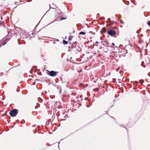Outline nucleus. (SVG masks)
I'll use <instances>...</instances> for the list:
<instances>
[{"instance_id":"f257e3e1","label":"nucleus","mask_w":150,"mask_h":150,"mask_svg":"<svg viewBox=\"0 0 150 150\" xmlns=\"http://www.w3.org/2000/svg\"><path fill=\"white\" fill-rule=\"evenodd\" d=\"M111 28L107 32L108 35L111 36H115L116 34V30H117L118 28L116 27H111Z\"/></svg>"},{"instance_id":"f03ea898","label":"nucleus","mask_w":150,"mask_h":150,"mask_svg":"<svg viewBox=\"0 0 150 150\" xmlns=\"http://www.w3.org/2000/svg\"><path fill=\"white\" fill-rule=\"evenodd\" d=\"M18 112V110L17 109H14L11 110L9 112L10 115L12 117L16 116Z\"/></svg>"},{"instance_id":"7ed1b4c3","label":"nucleus","mask_w":150,"mask_h":150,"mask_svg":"<svg viewBox=\"0 0 150 150\" xmlns=\"http://www.w3.org/2000/svg\"><path fill=\"white\" fill-rule=\"evenodd\" d=\"M46 71H47V74L48 75H50V76H53V77L56 76L57 74L58 73V71L56 72V71H50L48 70H46Z\"/></svg>"},{"instance_id":"20e7f679","label":"nucleus","mask_w":150,"mask_h":150,"mask_svg":"<svg viewBox=\"0 0 150 150\" xmlns=\"http://www.w3.org/2000/svg\"><path fill=\"white\" fill-rule=\"evenodd\" d=\"M101 43L98 42H96L95 43V45H94V46H96L97 47H98V48L101 49V47L100 46Z\"/></svg>"},{"instance_id":"39448f33","label":"nucleus","mask_w":150,"mask_h":150,"mask_svg":"<svg viewBox=\"0 0 150 150\" xmlns=\"http://www.w3.org/2000/svg\"><path fill=\"white\" fill-rule=\"evenodd\" d=\"M103 50L105 52H107L108 51V48L106 47H104L103 48Z\"/></svg>"},{"instance_id":"423d86ee","label":"nucleus","mask_w":150,"mask_h":150,"mask_svg":"<svg viewBox=\"0 0 150 150\" xmlns=\"http://www.w3.org/2000/svg\"><path fill=\"white\" fill-rule=\"evenodd\" d=\"M63 42L64 44L67 45V44L68 42L64 40L63 41Z\"/></svg>"},{"instance_id":"0eeeda50","label":"nucleus","mask_w":150,"mask_h":150,"mask_svg":"<svg viewBox=\"0 0 150 150\" xmlns=\"http://www.w3.org/2000/svg\"><path fill=\"white\" fill-rule=\"evenodd\" d=\"M86 34V33H85L84 32H81L79 33V34L80 35H81V34L84 35H85Z\"/></svg>"},{"instance_id":"6e6552de","label":"nucleus","mask_w":150,"mask_h":150,"mask_svg":"<svg viewBox=\"0 0 150 150\" xmlns=\"http://www.w3.org/2000/svg\"><path fill=\"white\" fill-rule=\"evenodd\" d=\"M114 23H116L113 22L112 21H110V25H112Z\"/></svg>"},{"instance_id":"1a4fd4ad","label":"nucleus","mask_w":150,"mask_h":150,"mask_svg":"<svg viewBox=\"0 0 150 150\" xmlns=\"http://www.w3.org/2000/svg\"><path fill=\"white\" fill-rule=\"evenodd\" d=\"M143 42H144L143 40H140V41H139L138 42H139V44H142V43H143Z\"/></svg>"},{"instance_id":"9d476101","label":"nucleus","mask_w":150,"mask_h":150,"mask_svg":"<svg viewBox=\"0 0 150 150\" xmlns=\"http://www.w3.org/2000/svg\"><path fill=\"white\" fill-rule=\"evenodd\" d=\"M105 43L106 44L105 45V46H108V42H107L106 41H105Z\"/></svg>"},{"instance_id":"9b49d317","label":"nucleus","mask_w":150,"mask_h":150,"mask_svg":"<svg viewBox=\"0 0 150 150\" xmlns=\"http://www.w3.org/2000/svg\"><path fill=\"white\" fill-rule=\"evenodd\" d=\"M144 82V81L143 80H140V83L141 84L142 83Z\"/></svg>"},{"instance_id":"f8f14e48","label":"nucleus","mask_w":150,"mask_h":150,"mask_svg":"<svg viewBox=\"0 0 150 150\" xmlns=\"http://www.w3.org/2000/svg\"><path fill=\"white\" fill-rule=\"evenodd\" d=\"M67 18V17H66V18H61V19H60V20L61 21H62V20H64V19H66Z\"/></svg>"},{"instance_id":"ddd939ff","label":"nucleus","mask_w":150,"mask_h":150,"mask_svg":"<svg viewBox=\"0 0 150 150\" xmlns=\"http://www.w3.org/2000/svg\"><path fill=\"white\" fill-rule=\"evenodd\" d=\"M103 31L104 32H105L106 31V29L105 28H103Z\"/></svg>"},{"instance_id":"4468645a","label":"nucleus","mask_w":150,"mask_h":150,"mask_svg":"<svg viewBox=\"0 0 150 150\" xmlns=\"http://www.w3.org/2000/svg\"><path fill=\"white\" fill-rule=\"evenodd\" d=\"M148 25H149V26L150 27V21H149L148 22Z\"/></svg>"},{"instance_id":"2eb2a0df","label":"nucleus","mask_w":150,"mask_h":150,"mask_svg":"<svg viewBox=\"0 0 150 150\" xmlns=\"http://www.w3.org/2000/svg\"><path fill=\"white\" fill-rule=\"evenodd\" d=\"M72 38L71 37H69V40H71Z\"/></svg>"},{"instance_id":"dca6fc26","label":"nucleus","mask_w":150,"mask_h":150,"mask_svg":"<svg viewBox=\"0 0 150 150\" xmlns=\"http://www.w3.org/2000/svg\"><path fill=\"white\" fill-rule=\"evenodd\" d=\"M120 23H122V24H123L124 23V22L122 21V20H120Z\"/></svg>"},{"instance_id":"f3484780","label":"nucleus","mask_w":150,"mask_h":150,"mask_svg":"<svg viewBox=\"0 0 150 150\" xmlns=\"http://www.w3.org/2000/svg\"><path fill=\"white\" fill-rule=\"evenodd\" d=\"M57 88H58L59 89H60V91L61 92V88L60 87H57Z\"/></svg>"},{"instance_id":"a211bd4d","label":"nucleus","mask_w":150,"mask_h":150,"mask_svg":"<svg viewBox=\"0 0 150 150\" xmlns=\"http://www.w3.org/2000/svg\"><path fill=\"white\" fill-rule=\"evenodd\" d=\"M72 95H74V96H75V95H76V94H75V93H72Z\"/></svg>"},{"instance_id":"6ab92c4d","label":"nucleus","mask_w":150,"mask_h":150,"mask_svg":"<svg viewBox=\"0 0 150 150\" xmlns=\"http://www.w3.org/2000/svg\"><path fill=\"white\" fill-rule=\"evenodd\" d=\"M112 45H113V46H115V45L114 43H112Z\"/></svg>"},{"instance_id":"aec40b11","label":"nucleus","mask_w":150,"mask_h":150,"mask_svg":"<svg viewBox=\"0 0 150 150\" xmlns=\"http://www.w3.org/2000/svg\"><path fill=\"white\" fill-rule=\"evenodd\" d=\"M2 24V22L0 21V25H1Z\"/></svg>"},{"instance_id":"412c9836","label":"nucleus","mask_w":150,"mask_h":150,"mask_svg":"<svg viewBox=\"0 0 150 150\" xmlns=\"http://www.w3.org/2000/svg\"><path fill=\"white\" fill-rule=\"evenodd\" d=\"M6 44V42H5V43H4L3 44V45H5Z\"/></svg>"},{"instance_id":"4be33fe9","label":"nucleus","mask_w":150,"mask_h":150,"mask_svg":"<svg viewBox=\"0 0 150 150\" xmlns=\"http://www.w3.org/2000/svg\"><path fill=\"white\" fill-rule=\"evenodd\" d=\"M122 125H123V126H124V125H122V124L120 125V126H121V127H123V126H122Z\"/></svg>"},{"instance_id":"5701e85b","label":"nucleus","mask_w":150,"mask_h":150,"mask_svg":"<svg viewBox=\"0 0 150 150\" xmlns=\"http://www.w3.org/2000/svg\"><path fill=\"white\" fill-rule=\"evenodd\" d=\"M135 83H137V81H136L135 82Z\"/></svg>"},{"instance_id":"b1692460","label":"nucleus","mask_w":150,"mask_h":150,"mask_svg":"<svg viewBox=\"0 0 150 150\" xmlns=\"http://www.w3.org/2000/svg\"><path fill=\"white\" fill-rule=\"evenodd\" d=\"M73 44H74V45L75 44H76V42H74L73 43Z\"/></svg>"},{"instance_id":"393cba45","label":"nucleus","mask_w":150,"mask_h":150,"mask_svg":"<svg viewBox=\"0 0 150 150\" xmlns=\"http://www.w3.org/2000/svg\"><path fill=\"white\" fill-rule=\"evenodd\" d=\"M23 122H21V124H23Z\"/></svg>"},{"instance_id":"a878e982","label":"nucleus","mask_w":150,"mask_h":150,"mask_svg":"<svg viewBox=\"0 0 150 150\" xmlns=\"http://www.w3.org/2000/svg\"><path fill=\"white\" fill-rule=\"evenodd\" d=\"M35 126H36V125H33V127H35Z\"/></svg>"},{"instance_id":"bb28decb","label":"nucleus","mask_w":150,"mask_h":150,"mask_svg":"<svg viewBox=\"0 0 150 150\" xmlns=\"http://www.w3.org/2000/svg\"><path fill=\"white\" fill-rule=\"evenodd\" d=\"M18 121V120H17L16 121V122H17Z\"/></svg>"},{"instance_id":"cd10ccee","label":"nucleus","mask_w":150,"mask_h":150,"mask_svg":"<svg viewBox=\"0 0 150 150\" xmlns=\"http://www.w3.org/2000/svg\"><path fill=\"white\" fill-rule=\"evenodd\" d=\"M45 123H46V125H47V122H46Z\"/></svg>"},{"instance_id":"c85d7f7f","label":"nucleus","mask_w":150,"mask_h":150,"mask_svg":"<svg viewBox=\"0 0 150 150\" xmlns=\"http://www.w3.org/2000/svg\"><path fill=\"white\" fill-rule=\"evenodd\" d=\"M130 123V122H128V123L129 124V123Z\"/></svg>"}]
</instances>
